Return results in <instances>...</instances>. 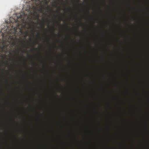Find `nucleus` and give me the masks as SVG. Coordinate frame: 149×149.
Instances as JSON below:
<instances>
[{
  "instance_id": "obj_1",
  "label": "nucleus",
  "mask_w": 149,
  "mask_h": 149,
  "mask_svg": "<svg viewBox=\"0 0 149 149\" xmlns=\"http://www.w3.org/2000/svg\"><path fill=\"white\" fill-rule=\"evenodd\" d=\"M17 19H19V18H22V16L20 13H18L17 15Z\"/></svg>"
},
{
  "instance_id": "obj_2",
  "label": "nucleus",
  "mask_w": 149,
  "mask_h": 149,
  "mask_svg": "<svg viewBox=\"0 0 149 149\" xmlns=\"http://www.w3.org/2000/svg\"><path fill=\"white\" fill-rule=\"evenodd\" d=\"M36 16L38 19L39 18L40 15L39 13H38L36 14Z\"/></svg>"
},
{
  "instance_id": "obj_3",
  "label": "nucleus",
  "mask_w": 149,
  "mask_h": 149,
  "mask_svg": "<svg viewBox=\"0 0 149 149\" xmlns=\"http://www.w3.org/2000/svg\"><path fill=\"white\" fill-rule=\"evenodd\" d=\"M53 29H54V32L55 30H56V29H55L54 28H53Z\"/></svg>"
},
{
  "instance_id": "obj_4",
  "label": "nucleus",
  "mask_w": 149,
  "mask_h": 149,
  "mask_svg": "<svg viewBox=\"0 0 149 149\" xmlns=\"http://www.w3.org/2000/svg\"><path fill=\"white\" fill-rule=\"evenodd\" d=\"M77 31H78V27L77 28Z\"/></svg>"
},
{
  "instance_id": "obj_5",
  "label": "nucleus",
  "mask_w": 149,
  "mask_h": 149,
  "mask_svg": "<svg viewBox=\"0 0 149 149\" xmlns=\"http://www.w3.org/2000/svg\"><path fill=\"white\" fill-rule=\"evenodd\" d=\"M53 22H56V21H55V20H54V21Z\"/></svg>"
},
{
  "instance_id": "obj_6",
  "label": "nucleus",
  "mask_w": 149,
  "mask_h": 149,
  "mask_svg": "<svg viewBox=\"0 0 149 149\" xmlns=\"http://www.w3.org/2000/svg\"><path fill=\"white\" fill-rule=\"evenodd\" d=\"M79 1V0H78V2H77V3H78Z\"/></svg>"
},
{
  "instance_id": "obj_7",
  "label": "nucleus",
  "mask_w": 149,
  "mask_h": 149,
  "mask_svg": "<svg viewBox=\"0 0 149 149\" xmlns=\"http://www.w3.org/2000/svg\"><path fill=\"white\" fill-rule=\"evenodd\" d=\"M54 46L55 47H56V45H54Z\"/></svg>"
},
{
  "instance_id": "obj_8",
  "label": "nucleus",
  "mask_w": 149,
  "mask_h": 149,
  "mask_svg": "<svg viewBox=\"0 0 149 149\" xmlns=\"http://www.w3.org/2000/svg\"><path fill=\"white\" fill-rule=\"evenodd\" d=\"M43 26L44 25V23H43Z\"/></svg>"
},
{
  "instance_id": "obj_9",
  "label": "nucleus",
  "mask_w": 149,
  "mask_h": 149,
  "mask_svg": "<svg viewBox=\"0 0 149 149\" xmlns=\"http://www.w3.org/2000/svg\"><path fill=\"white\" fill-rule=\"evenodd\" d=\"M59 26H62V25H61V24H59Z\"/></svg>"
},
{
  "instance_id": "obj_10",
  "label": "nucleus",
  "mask_w": 149,
  "mask_h": 149,
  "mask_svg": "<svg viewBox=\"0 0 149 149\" xmlns=\"http://www.w3.org/2000/svg\"><path fill=\"white\" fill-rule=\"evenodd\" d=\"M69 8H70V7H69Z\"/></svg>"
},
{
  "instance_id": "obj_11",
  "label": "nucleus",
  "mask_w": 149,
  "mask_h": 149,
  "mask_svg": "<svg viewBox=\"0 0 149 149\" xmlns=\"http://www.w3.org/2000/svg\"><path fill=\"white\" fill-rule=\"evenodd\" d=\"M88 12H89V11L88 10Z\"/></svg>"
}]
</instances>
